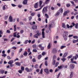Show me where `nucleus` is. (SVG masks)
I'll return each instance as SVG.
<instances>
[{
  "instance_id": "1",
  "label": "nucleus",
  "mask_w": 78,
  "mask_h": 78,
  "mask_svg": "<svg viewBox=\"0 0 78 78\" xmlns=\"http://www.w3.org/2000/svg\"><path fill=\"white\" fill-rule=\"evenodd\" d=\"M48 8V9H50V6L48 5H47L46 7H44L43 9L42 10V12L44 14V13H47V11H48V10H47Z\"/></svg>"
},
{
  "instance_id": "2",
  "label": "nucleus",
  "mask_w": 78,
  "mask_h": 78,
  "mask_svg": "<svg viewBox=\"0 0 78 78\" xmlns=\"http://www.w3.org/2000/svg\"><path fill=\"white\" fill-rule=\"evenodd\" d=\"M68 34H69L68 32L64 31L63 33V36L65 41H67V39Z\"/></svg>"
},
{
  "instance_id": "3",
  "label": "nucleus",
  "mask_w": 78,
  "mask_h": 78,
  "mask_svg": "<svg viewBox=\"0 0 78 78\" xmlns=\"http://www.w3.org/2000/svg\"><path fill=\"white\" fill-rule=\"evenodd\" d=\"M54 25L55 24L53 23H51L48 25V28L49 31H51V27H53Z\"/></svg>"
},
{
  "instance_id": "4",
  "label": "nucleus",
  "mask_w": 78,
  "mask_h": 78,
  "mask_svg": "<svg viewBox=\"0 0 78 78\" xmlns=\"http://www.w3.org/2000/svg\"><path fill=\"white\" fill-rule=\"evenodd\" d=\"M13 62H14V61L13 60L9 61V62H8V64H10V67H12L13 66Z\"/></svg>"
},
{
  "instance_id": "5",
  "label": "nucleus",
  "mask_w": 78,
  "mask_h": 78,
  "mask_svg": "<svg viewBox=\"0 0 78 78\" xmlns=\"http://www.w3.org/2000/svg\"><path fill=\"white\" fill-rule=\"evenodd\" d=\"M44 72H45L47 75H48V74L50 73V72H49V70H48V69L45 68L44 69Z\"/></svg>"
},
{
  "instance_id": "6",
  "label": "nucleus",
  "mask_w": 78,
  "mask_h": 78,
  "mask_svg": "<svg viewBox=\"0 0 78 78\" xmlns=\"http://www.w3.org/2000/svg\"><path fill=\"white\" fill-rule=\"evenodd\" d=\"M69 67L70 69H74V68H75V65L73 64H71L69 65Z\"/></svg>"
},
{
  "instance_id": "7",
  "label": "nucleus",
  "mask_w": 78,
  "mask_h": 78,
  "mask_svg": "<svg viewBox=\"0 0 78 78\" xmlns=\"http://www.w3.org/2000/svg\"><path fill=\"white\" fill-rule=\"evenodd\" d=\"M52 51V53L54 54L57 53V50H56V48H53Z\"/></svg>"
},
{
  "instance_id": "8",
  "label": "nucleus",
  "mask_w": 78,
  "mask_h": 78,
  "mask_svg": "<svg viewBox=\"0 0 78 78\" xmlns=\"http://www.w3.org/2000/svg\"><path fill=\"white\" fill-rule=\"evenodd\" d=\"M37 34L38 36H40L41 35V33L40 32V30H37L36 31Z\"/></svg>"
},
{
  "instance_id": "9",
  "label": "nucleus",
  "mask_w": 78,
  "mask_h": 78,
  "mask_svg": "<svg viewBox=\"0 0 78 78\" xmlns=\"http://www.w3.org/2000/svg\"><path fill=\"white\" fill-rule=\"evenodd\" d=\"M9 22H12V21H13V20H12V17L11 16H10L9 17Z\"/></svg>"
},
{
  "instance_id": "10",
  "label": "nucleus",
  "mask_w": 78,
  "mask_h": 78,
  "mask_svg": "<svg viewBox=\"0 0 78 78\" xmlns=\"http://www.w3.org/2000/svg\"><path fill=\"white\" fill-rule=\"evenodd\" d=\"M38 3H39V2H38L35 4L34 6V8H38Z\"/></svg>"
},
{
  "instance_id": "11",
  "label": "nucleus",
  "mask_w": 78,
  "mask_h": 78,
  "mask_svg": "<svg viewBox=\"0 0 78 78\" xmlns=\"http://www.w3.org/2000/svg\"><path fill=\"white\" fill-rule=\"evenodd\" d=\"M28 0H24L23 2V5H27V3H28Z\"/></svg>"
},
{
  "instance_id": "12",
  "label": "nucleus",
  "mask_w": 78,
  "mask_h": 78,
  "mask_svg": "<svg viewBox=\"0 0 78 78\" xmlns=\"http://www.w3.org/2000/svg\"><path fill=\"white\" fill-rule=\"evenodd\" d=\"M43 6H44V4L42 5L40 8L35 10V11H39V10H41V9L43 8Z\"/></svg>"
},
{
  "instance_id": "13",
  "label": "nucleus",
  "mask_w": 78,
  "mask_h": 78,
  "mask_svg": "<svg viewBox=\"0 0 78 78\" xmlns=\"http://www.w3.org/2000/svg\"><path fill=\"white\" fill-rule=\"evenodd\" d=\"M62 27L63 28H65V29H67V27L66 26L65 23H62Z\"/></svg>"
},
{
  "instance_id": "14",
  "label": "nucleus",
  "mask_w": 78,
  "mask_h": 78,
  "mask_svg": "<svg viewBox=\"0 0 78 78\" xmlns=\"http://www.w3.org/2000/svg\"><path fill=\"white\" fill-rule=\"evenodd\" d=\"M15 64L16 66H20L21 65V64L19 62H16L15 63Z\"/></svg>"
},
{
  "instance_id": "15",
  "label": "nucleus",
  "mask_w": 78,
  "mask_h": 78,
  "mask_svg": "<svg viewBox=\"0 0 78 78\" xmlns=\"http://www.w3.org/2000/svg\"><path fill=\"white\" fill-rule=\"evenodd\" d=\"M37 28V26H34L32 27V28L33 30H36Z\"/></svg>"
},
{
  "instance_id": "16",
  "label": "nucleus",
  "mask_w": 78,
  "mask_h": 78,
  "mask_svg": "<svg viewBox=\"0 0 78 78\" xmlns=\"http://www.w3.org/2000/svg\"><path fill=\"white\" fill-rule=\"evenodd\" d=\"M50 0H46L45 2H44V4L48 5V3H49Z\"/></svg>"
},
{
  "instance_id": "17",
  "label": "nucleus",
  "mask_w": 78,
  "mask_h": 78,
  "mask_svg": "<svg viewBox=\"0 0 78 78\" xmlns=\"http://www.w3.org/2000/svg\"><path fill=\"white\" fill-rule=\"evenodd\" d=\"M43 1H42L40 0L39 2V7H41V5H42V4Z\"/></svg>"
},
{
  "instance_id": "18",
  "label": "nucleus",
  "mask_w": 78,
  "mask_h": 78,
  "mask_svg": "<svg viewBox=\"0 0 78 78\" xmlns=\"http://www.w3.org/2000/svg\"><path fill=\"white\" fill-rule=\"evenodd\" d=\"M42 35L43 38H45V32L44 31L42 32Z\"/></svg>"
},
{
  "instance_id": "19",
  "label": "nucleus",
  "mask_w": 78,
  "mask_h": 78,
  "mask_svg": "<svg viewBox=\"0 0 78 78\" xmlns=\"http://www.w3.org/2000/svg\"><path fill=\"white\" fill-rule=\"evenodd\" d=\"M50 48H51V43H49L48 44V46L47 48L48 49H50Z\"/></svg>"
},
{
  "instance_id": "20",
  "label": "nucleus",
  "mask_w": 78,
  "mask_h": 78,
  "mask_svg": "<svg viewBox=\"0 0 78 78\" xmlns=\"http://www.w3.org/2000/svg\"><path fill=\"white\" fill-rule=\"evenodd\" d=\"M38 36H38V35L36 34L34 36V37L37 39L38 38Z\"/></svg>"
},
{
  "instance_id": "21",
  "label": "nucleus",
  "mask_w": 78,
  "mask_h": 78,
  "mask_svg": "<svg viewBox=\"0 0 78 78\" xmlns=\"http://www.w3.org/2000/svg\"><path fill=\"white\" fill-rule=\"evenodd\" d=\"M77 42H78V39H77L76 40L75 39H73V44H75Z\"/></svg>"
},
{
  "instance_id": "22",
  "label": "nucleus",
  "mask_w": 78,
  "mask_h": 78,
  "mask_svg": "<svg viewBox=\"0 0 78 78\" xmlns=\"http://www.w3.org/2000/svg\"><path fill=\"white\" fill-rule=\"evenodd\" d=\"M0 72L1 74H3L5 73V71L3 69H2L0 70Z\"/></svg>"
},
{
  "instance_id": "23",
  "label": "nucleus",
  "mask_w": 78,
  "mask_h": 78,
  "mask_svg": "<svg viewBox=\"0 0 78 78\" xmlns=\"http://www.w3.org/2000/svg\"><path fill=\"white\" fill-rule=\"evenodd\" d=\"M34 67L35 69H37L39 68V65L37 64L34 66Z\"/></svg>"
},
{
  "instance_id": "24",
  "label": "nucleus",
  "mask_w": 78,
  "mask_h": 78,
  "mask_svg": "<svg viewBox=\"0 0 78 78\" xmlns=\"http://www.w3.org/2000/svg\"><path fill=\"white\" fill-rule=\"evenodd\" d=\"M27 55H28V53H27V51H24L23 54L24 56H27Z\"/></svg>"
},
{
  "instance_id": "25",
  "label": "nucleus",
  "mask_w": 78,
  "mask_h": 78,
  "mask_svg": "<svg viewBox=\"0 0 78 78\" xmlns=\"http://www.w3.org/2000/svg\"><path fill=\"white\" fill-rule=\"evenodd\" d=\"M74 57V59L75 60H76L78 58V55L77 54Z\"/></svg>"
},
{
  "instance_id": "26",
  "label": "nucleus",
  "mask_w": 78,
  "mask_h": 78,
  "mask_svg": "<svg viewBox=\"0 0 78 78\" xmlns=\"http://www.w3.org/2000/svg\"><path fill=\"white\" fill-rule=\"evenodd\" d=\"M25 70L27 71V72H30V70H29V69L28 67H26L25 68Z\"/></svg>"
},
{
  "instance_id": "27",
  "label": "nucleus",
  "mask_w": 78,
  "mask_h": 78,
  "mask_svg": "<svg viewBox=\"0 0 78 78\" xmlns=\"http://www.w3.org/2000/svg\"><path fill=\"white\" fill-rule=\"evenodd\" d=\"M67 53H65L64 54V55H63L62 58H66V56H67Z\"/></svg>"
},
{
  "instance_id": "28",
  "label": "nucleus",
  "mask_w": 78,
  "mask_h": 78,
  "mask_svg": "<svg viewBox=\"0 0 78 78\" xmlns=\"http://www.w3.org/2000/svg\"><path fill=\"white\" fill-rule=\"evenodd\" d=\"M41 58H42V55H38L37 57L38 59H41Z\"/></svg>"
},
{
  "instance_id": "29",
  "label": "nucleus",
  "mask_w": 78,
  "mask_h": 78,
  "mask_svg": "<svg viewBox=\"0 0 78 78\" xmlns=\"http://www.w3.org/2000/svg\"><path fill=\"white\" fill-rule=\"evenodd\" d=\"M21 69L22 71H23L24 70H25V68H24V67L23 66H21Z\"/></svg>"
},
{
  "instance_id": "30",
  "label": "nucleus",
  "mask_w": 78,
  "mask_h": 78,
  "mask_svg": "<svg viewBox=\"0 0 78 78\" xmlns=\"http://www.w3.org/2000/svg\"><path fill=\"white\" fill-rule=\"evenodd\" d=\"M16 34H17V32H15L13 33V37H17V35H16Z\"/></svg>"
},
{
  "instance_id": "31",
  "label": "nucleus",
  "mask_w": 78,
  "mask_h": 78,
  "mask_svg": "<svg viewBox=\"0 0 78 78\" xmlns=\"http://www.w3.org/2000/svg\"><path fill=\"white\" fill-rule=\"evenodd\" d=\"M59 12H61V13H62V12H63V9H62V8H61L60 9Z\"/></svg>"
},
{
  "instance_id": "32",
  "label": "nucleus",
  "mask_w": 78,
  "mask_h": 78,
  "mask_svg": "<svg viewBox=\"0 0 78 78\" xmlns=\"http://www.w3.org/2000/svg\"><path fill=\"white\" fill-rule=\"evenodd\" d=\"M63 65H62L60 66H58V68H59L60 69H62V66Z\"/></svg>"
},
{
  "instance_id": "33",
  "label": "nucleus",
  "mask_w": 78,
  "mask_h": 78,
  "mask_svg": "<svg viewBox=\"0 0 78 78\" xmlns=\"http://www.w3.org/2000/svg\"><path fill=\"white\" fill-rule=\"evenodd\" d=\"M66 46L62 45L61 46L60 48L61 49H63V48H66Z\"/></svg>"
},
{
  "instance_id": "34",
  "label": "nucleus",
  "mask_w": 78,
  "mask_h": 78,
  "mask_svg": "<svg viewBox=\"0 0 78 78\" xmlns=\"http://www.w3.org/2000/svg\"><path fill=\"white\" fill-rule=\"evenodd\" d=\"M59 12H57L56 13V14H55V16L56 17H58V16H59Z\"/></svg>"
},
{
  "instance_id": "35",
  "label": "nucleus",
  "mask_w": 78,
  "mask_h": 78,
  "mask_svg": "<svg viewBox=\"0 0 78 78\" xmlns=\"http://www.w3.org/2000/svg\"><path fill=\"white\" fill-rule=\"evenodd\" d=\"M78 23H76L75 24V28H76L77 29L78 28Z\"/></svg>"
},
{
  "instance_id": "36",
  "label": "nucleus",
  "mask_w": 78,
  "mask_h": 78,
  "mask_svg": "<svg viewBox=\"0 0 78 78\" xmlns=\"http://www.w3.org/2000/svg\"><path fill=\"white\" fill-rule=\"evenodd\" d=\"M72 55H70V56H68L67 57V59H70V58H72Z\"/></svg>"
},
{
  "instance_id": "37",
  "label": "nucleus",
  "mask_w": 78,
  "mask_h": 78,
  "mask_svg": "<svg viewBox=\"0 0 78 78\" xmlns=\"http://www.w3.org/2000/svg\"><path fill=\"white\" fill-rule=\"evenodd\" d=\"M73 37L74 38V39H78V37L76 36H73Z\"/></svg>"
},
{
  "instance_id": "38",
  "label": "nucleus",
  "mask_w": 78,
  "mask_h": 78,
  "mask_svg": "<svg viewBox=\"0 0 78 78\" xmlns=\"http://www.w3.org/2000/svg\"><path fill=\"white\" fill-rule=\"evenodd\" d=\"M45 16L46 17L47 19L48 18V17H49L48 16V14H47V13H45Z\"/></svg>"
},
{
  "instance_id": "39",
  "label": "nucleus",
  "mask_w": 78,
  "mask_h": 78,
  "mask_svg": "<svg viewBox=\"0 0 78 78\" xmlns=\"http://www.w3.org/2000/svg\"><path fill=\"white\" fill-rule=\"evenodd\" d=\"M16 41H14L12 43V45H15V44H16Z\"/></svg>"
},
{
  "instance_id": "40",
  "label": "nucleus",
  "mask_w": 78,
  "mask_h": 78,
  "mask_svg": "<svg viewBox=\"0 0 78 78\" xmlns=\"http://www.w3.org/2000/svg\"><path fill=\"white\" fill-rule=\"evenodd\" d=\"M71 63H74V64H78V63L76 62V61H73V62H70Z\"/></svg>"
},
{
  "instance_id": "41",
  "label": "nucleus",
  "mask_w": 78,
  "mask_h": 78,
  "mask_svg": "<svg viewBox=\"0 0 78 78\" xmlns=\"http://www.w3.org/2000/svg\"><path fill=\"white\" fill-rule=\"evenodd\" d=\"M44 65H45L46 66H48V64H47V60L45 62Z\"/></svg>"
},
{
  "instance_id": "42",
  "label": "nucleus",
  "mask_w": 78,
  "mask_h": 78,
  "mask_svg": "<svg viewBox=\"0 0 78 78\" xmlns=\"http://www.w3.org/2000/svg\"><path fill=\"white\" fill-rule=\"evenodd\" d=\"M67 14V13L66 12H65L63 13V17H64L65 16H66Z\"/></svg>"
},
{
  "instance_id": "43",
  "label": "nucleus",
  "mask_w": 78,
  "mask_h": 78,
  "mask_svg": "<svg viewBox=\"0 0 78 78\" xmlns=\"http://www.w3.org/2000/svg\"><path fill=\"white\" fill-rule=\"evenodd\" d=\"M55 62H56V61L55 60H54L53 62H52V65H53V66H54V65H55Z\"/></svg>"
},
{
  "instance_id": "44",
  "label": "nucleus",
  "mask_w": 78,
  "mask_h": 78,
  "mask_svg": "<svg viewBox=\"0 0 78 78\" xmlns=\"http://www.w3.org/2000/svg\"><path fill=\"white\" fill-rule=\"evenodd\" d=\"M61 60L63 61V62H64L66 60V59L65 58H63L61 59Z\"/></svg>"
},
{
  "instance_id": "45",
  "label": "nucleus",
  "mask_w": 78,
  "mask_h": 78,
  "mask_svg": "<svg viewBox=\"0 0 78 78\" xmlns=\"http://www.w3.org/2000/svg\"><path fill=\"white\" fill-rule=\"evenodd\" d=\"M32 51L33 52H34L35 53H36V52H37V50L36 49H33Z\"/></svg>"
},
{
  "instance_id": "46",
  "label": "nucleus",
  "mask_w": 78,
  "mask_h": 78,
  "mask_svg": "<svg viewBox=\"0 0 78 78\" xmlns=\"http://www.w3.org/2000/svg\"><path fill=\"white\" fill-rule=\"evenodd\" d=\"M70 76L71 77H73V72H71V74L70 75Z\"/></svg>"
},
{
  "instance_id": "47",
  "label": "nucleus",
  "mask_w": 78,
  "mask_h": 78,
  "mask_svg": "<svg viewBox=\"0 0 78 78\" xmlns=\"http://www.w3.org/2000/svg\"><path fill=\"white\" fill-rule=\"evenodd\" d=\"M37 46L36 45L34 44L32 46V47L34 48H36Z\"/></svg>"
},
{
  "instance_id": "48",
  "label": "nucleus",
  "mask_w": 78,
  "mask_h": 78,
  "mask_svg": "<svg viewBox=\"0 0 78 78\" xmlns=\"http://www.w3.org/2000/svg\"><path fill=\"white\" fill-rule=\"evenodd\" d=\"M6 33H7L10 34L11 33V31H10V30H7Z\"/></svg>"
},
{
  "instance_id": "49",
  "label": "nucleus",
  "mask_w": 78,
  "mask_h": 78,
  "mask_svg": "<svg viewBox=\"0 0 78 78\" xmlns=\"http://www.w3.org/2000/svg\"><path fill=\"white\" fill-rule=\"evenodd\" d=\"M5 6H6V5H4L2 7V9L3 10H5V9H6V7H5Z\"/></svg>"
},
{
  "instance_id": "50",
  "label": "nucleus",
  "mask_w": 78,
  "mask_h": 78,
  "mask_svg": "<svg viewBox=\"0 0 78 78\" xmlns=\"http://www.w3.org/2000/svg\"><path fill=\"white\" fill-rule=\"evenodd\" d=\"M34 15H35V12H32L31 13V16H34Z\"/></svg>"
},
{
  "instance_id": "51",
  "label": "nucleus",
  "mask_w": 78,
  "mask_h": 78,
  "mask_svg": "<svg viewBox=\"0 0 78 78\" xmlns=\"http://www.w3.org/2000/svg\"><path fill=\"white\" fill-rule=\"evenodd\" d=\"M24 30H21L20 31V34H22V33H23L24 32Z\"/></svg>"
},
{
  "instance_id": "52",
  "label": "nucleus",
  "mask_w": 78,
  "mask_h": 78,
  "mask_svg": "<svg viewBox=\"0 0 78 78\" xmlns=\"http://www.w3.org/2000/svg\"><path fill=\"white\" fill-rule=\"evenodd\" d=\"M32 19V17L31 16H30L29 17V21H31V20Z\"/></svg>"
},
{
  "instance_id": "53",
  "label": "nucleus",
  "mask_w": 78,
  "mask_h": 78,
  "mask_svg": "<svg viewBox=\"0 0 78 78\" xmlns=\"http://www.w3.org/2000/svg\"><path fill=\"white\" fill-rule=\"evenodd\" d=\"M42 72H43V69H41V70H40V73L41 74H42Z\"/></svg>"
},
{
  "instance_id": "54",
  "label": "nucleus",
  "mask_w": 78,
  "mask_h": 78,
  "mask_svg": "<svg viewBox=\"0 0 78 78\" xmlns=\"http://www.w3.org/2000/svg\"><path fill=\"white\" fill-rule=\"evenodd\" d=\"M41 54L42 56H44L45 55L46 53L45 52H43Z\"/></svg>"
},
{
  "instance_id": "55",
  "label": "nucleus",
  "mask_w": 78,
  "mask_h": 78,
  "mask_svg": "<svg viewBox=\"0 0 78 78\" xmlns=\"http://www.w3.org/2000/svg\"><path fill=\"white\" fill-rule=\"evenodd\" d=\"M56 58V55H54L53 56V60H54V59H55Z\"/></svg>"
},
{
  "instance_id": "56",
  "label": "nucleus",
  "mask_w": 78,
  "mask_h": 78,
  "mask_svg": "<svg viewBox=\"0 0 78 78\" xmlns=\"http://www.w3.org/2000/svg\"><path fill=\"white\" fill-rule=\"evenodd\" d=\"M66 26H67V28L69 29L70 28V26L68 24H66Z\"/></svg>"
},
{
  "instance_id": "57",
  "label": "nucleus",
  "mask_w": 78,
  "mask_h": 78,
  "mask_svg": "<svg viewBox=\"0 0 78 78\" xmlns=\"http://www.w3.org/2000/svg\"><path fill=\"white\" fill-rule=\"evenodd\" d=\"M2 56L3 57H6V54H3L2 55Z\"/></svg>"
},
{
  "instance_id": "58",
  "label": "nucleus",
  "mask_w": 78,
  "mask_h": 78,
  "mask_svg": "<svg viewBox=\"0 0 78 78\" xmlns=\"http://www.w3.org/2000/svg\"><path fill=\"white\" fill-rule=\"evenodd\" d=\"M7 59H11V58H11L10 56H7Z\"/></svg>"
},
{
  "instance_id": "59",
  "label": "nucleus",
  "mask_w": 78,
  "mask_h": 78,
  "mask_svg": "<svg viewBox=\"0 0 78 78\" xmlns=\"http://www.w3.org/2000/svg\"><path fill=\"white\" fill-rule=\"evenodd\" d=\"M22 50H23V49L22 48H20V49L19 51V53H21V52H22Z\"/></svg>"
},
{
  "instance_id": "60",
  "label": "nucleus",
  "mask_w": 78,
  "mask_h": 78,
  "mask_svg": "<svg viewBox=\"0 0 78 78\" xmlns=\"http://www.w3.org/2000/svg\"><path fill=\"white\" fill-rule=\"evenodd\" d=\"M8 41V39H6V38H4V41H6V42H7Z\"/></svg>"
},
{
  "instance_id": "61",
  "label": "nucleus",
  "mask_w": 78,
  "mask_h": 78,
  "mask_svg": "<svg viewBox=\"0 0 78 78\" xmlns=\"http://www.w3.org/2000/svg\"><path fill=\"white\" fill-rule=\"evenodd\" d=\"M9 16H5V19H7L8 18Z\"/></svg>"
},
{
  "instance_id": "62",
  "label": "nucleus",
  "mask_w": 78,
  "mask_h": 78,
  "mask_svg": "<svg viewBox=\"0 0 78 78\" xmlns=\"http://www.w3.org/2000/svg\"><path fill=\"white\" fill-rule=\"evenodd\" d=\"M70 2H71V3L73 5V6H74V2L73 1H70Z\"/></svg>"
},
{
  "instance_id": "63",
  "label": "nucleus",
  "mask_w": 78,
  "mask_h": 78,
  "mask_svg": "<svg viewBox=\"0 0 78 78\" xmlns=\"http://www.w3.org/2000/svg\"><path fill=\"white\" fill-rule=\"evenodd\" d=\"M18 72L20 73H22V70H19L18 71Z\"/></svg>"
},
{
  "instance_id": "64",
  "label": "nucleus",
  "mask_w": 78,
  "mask_h": 78,
  "mask_svg": "<svg viewBox=\"0 0 78 78\" xmlns=\"http://www.w3.org/2000/svg\"><path fill=\"white\" fill-rule=\"evenodd\" d=\"M32 62H36V59L34 58H33L32 59Z\"/></svg>"
}]
</instances>
